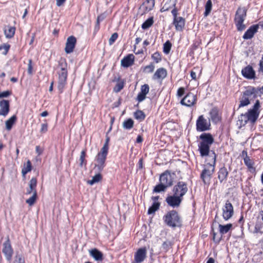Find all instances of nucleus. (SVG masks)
I'll return each mask as SVG.
<instances>
[{"mask_svg": "<svg viewBox=\"0 0 263 263\" xmlns=\"http://www.w3.org/2000/svg\"><path fill=\"white\" fill-rule=\"evenodd\" d=\"M216 154L213 153L209 155L206 159V163L204 165V168L201 174V178L205 184H209L215 170L216 163Z\"/></svg>", "mask_w": 263, "mask_h": 263, "instance_id": "nucleus-1", "label": "nucleus"}, {"mask_svg": "<svg viewBox=\"0 0 263 263\" xmlns=\"http://www.w3.org/2000/svg\"><path fill=\"white\" fill-rule=\"evenodd\" d=\"M160 183L157 185L154 189V192L159 193L164 191L168 187L171 186L173 184V178L168 171L162 173L159 178Z\"/></svg>", "mask_w": 263, "mask_h": 263, "instance_id": "nucleus-2", "label": "nucleus"}, {"mask_svg": "<svg viewBox=\"0 0 263 263\" xmlns=\"http://www.w3.org/2000/svg\"><path fill=\"white\" fill-rule=\"evenodd\" d=\"M247 9L245 7H239L237 9L234 19V23L238 31H242L246 26L243 22L247 16Z\"/></svg>", "mask_w": 263, "mask_h": 263, "instance_id": "nucleus-3", "label": "nucleus"}, {"mask_svg": "<svg viewBox=\"0 0 263 263\" xmlns=\"http://www.w3.org/2000/svg\"><path fill=\"white\" fill-rule=\"evenodd\" d=\"M171 13L173 17L172 24L175 26L176 30L182 31L185 27V19L182 16H178L179 9L176 7V3L173 5Z\"/></svg>", "mask_w": 263, "mask_h": 263, "instance_id": "nucleus-4", "label": "nucleus"}, {"mask_svg": "<svg viewBox=\"0 0 263 263\" xmlns=\"http://www.w3.org/2000/svg\"><path fill=\"white\" fill-rule=\"evenodd\" d=\"M165 222L171 227H176L181 226V219L178 213L172 210L167 213L163 217Z\"/></svg>", "mask_w": 263, "mask_h": 263, "instance_id": "nucleus-5", "label": "nucleus"}, {"mask_svg": "<svg viewBox=\"0 0 263 263\" xmlns=\"http://www.w3.org/2000/svg\"><path fill=\"white\" fill-rule=\"evenodd\" d=\"M259 115V111H254L250 109L245 114H241L239 118V121L240 122L241 125H246L248 122H250L251 123H254Z\"/></svg>", "mask_w": 263, "mask_h": 263, "instance_id": "nucleus-6", "label": "nucleus"}, {"mask_svg": "<svg viewBox=\"0 0 263 263\" xmlns=\"http://www.w3.org/2000/svg\"><path fill=\"white\" fill-rule=\"evenodd\" d=\"M59 79L58 88L60 93H62L67 83V69L65 67H62L58 71Z\"/></svg>", "mask_w": 263, "mask_h": 263, "instance_id": "nucleus-7", "label": "nucleus"}, {"mask_svg": "<svg viewBox=\"0 0 263 263\" xmlns=\"http://www.w3.org/2000/svg\"><path fill=\"white\" fill-rule=\"evenodd\" d=\"M107 154L108 152L101 149L100 152L96 157L95 167L97 168L99 172L102 171L105 166V162Z\"/></svg>", "mask_w": 263, "mask_h": 263, "instance_id": "nucleus-8", "label": "nucleus"}, {"mask_svg": "<svg viewBox=\"0 0 263 263\" xmlns=\"http://www.w3.org/2000/svg\"><path fill=\"white\" fill-rule=\"evenodd\" d=\"M188 188L186 183L179 181L176 184L173 189V194L183 199V197L187 193Z\"/></svg>", "mask_w": 263, "mask_h": 263, "instance_id": "nucleus-9", "label": "nucleus"}, {"mask_svg": "<svg viewBox=\"0 0 263 263\" xmlns=\"http://www.w3.org/2000/svg\"><path fill=\"white\" fill-rule=\"evenodd\" d=\"M210 120L206 119L203 115L200 116L196 121V129L198 132H204L210 129Z\"/></svg>", "mask_w": 263, "mask_h": 263, "instance_id": "nucleus-10", "label": "nucleus"}, {"mask_svg": "<svg viewBox=\"0 0 263 263\" xmlns=\"http://www.w3.org/2000/svg\"><path fill=\"white\" fill-rule=\"evenodd\" d=\"M233 213V206L229 201H227L222 208V216L223 219L228 220L232 217Z\"/></svg>", "mask_w": 263, "mask_h": 263, "instance_id": "nucleus-11", "label": "nucleus"}, {"mask_svg": "<svg viewBox=\"0 0 263 263\" xmlns=\"http://www.w3.org/2000/svg\"><path fill=\"white\" fill-rule=\"evenodd\" d=\"M196 96L192 93H188L181 100L180 103L182 105L191 107L196 102Z\"/></svg>", "mask_w": 263, "mask_h": 263, "instance_id": "nucleus-12", "label": "nucleus"}, {"mask_svg": "<svg viewBox=\"0 0 263 263\" xmlns=\"http://www.w3.org/2000/svg\"><path fill=\"white\" fill-rule=\"evenodd\" d=\"M77 39L75 36L71 35L67 39L66 42L65 51L66 53H72L76 47Z\"/></svg>", "mask_w": 263, "mask_h": 263, "instance_id": "nucleus-13", "label": "nucleus"}, {"mask_svg": "<svg viewBox=\"0 0 263 263\" xmlns=\"http://www.w3.org/2000/svg\"><path fill=\"white\" fill-rule=\"evenodd\" d=\"M182 199L174 194L166 197L165 201L167 204L173 208L179 207L182 201Z\"/></svg>", "mask_w": 263, "mask_h": 263, "instance_id": "nucleus-14", "label": "nucleus"}, {"mask_svg": "<svg viewBox=\"0 0 263 263\" xmlns=\"http://www.w3.org/2000/svg\"><path fill=\"white\" fill-rule=\"evenodd\" d=\"M3 253L8 261H10L13 254V249L11 247L10 242L9 239L3 243Z\"/></svg>", "mask_w": 263, "mask_h": 263, "instance_id": "nucleus-15", "label": "nucleus"}, {"mask_svg": "<svg viewBox=\"0 0 263 263\" xmlns=\"http://www.w3.org/2000/svg\"><path fill=\"white\" fill-rule=\"evenodd\" d=\"M258 28L259 25L258 24L251 26L243 35V39L244 40L252 39L254 36V34L258 31Z\"/></svg>", "mask_w": 263, "mask_h": 263, "instance_id": "nucleus-16", "label": "nucleus"}, {"mask_svg": "<svg viewBox=\"0 0 263 263\" xmlns=\"http://www.w3.org/2000/svg\"><path fill=\"white\" fill-rule=\"evenodd\" d=\"M146 257V249L142 248L138 249L135 254V263H141Z\"/></svg>", "mask_w": 263, "mask_h": 263, "instance_id": "nucleus-17", "label": "nucleus"}, {"mask_svg": "<svg viewBox=\"0 0 263 263\" xmlns=\"http://www.w3.org/2000/svg\"><path fill=\"white\" fill-rule=\"evenodd\" d=\"M9 111V102L8 100H2L0 101V115L6 116Z\"/></svg>", "mask_w": 263, "mask_h": 263, "instance_id": "nucleus-18", "label": "nucleus"}, {"mask_svg": "<svg viewBox=\"0 0 263 263\" xmlns=\"http://www.w3.org/2000/svg\"><path fill=\"white\" fill-rule=\"evenodd\" d=\"M106 14L105 12L102 13L98 15L96 22L95 24L93 34L96 35L100 29V23L105 19Z\"/></svg>", "mask_w": 263, "mask_h": 263, "instance_id": "nucleus-19", "label": "nucleus"}, {"mask_svg": "<svg viewBox=\"0 0 263 263\" xmlns=\"http://www.w3.org/2000/svg\"><path fill=\"white\" fill-rule=\"evenodd\" d=\"M241 73L248 79H252L255 78V72L252 67H245L241 70Z\"/></svg>", "mask_w": 263, "mask_h": 263, "instance_id": "nucleus-20", "label": "nucleus"}, {"mask_svg": "<svg viewBox=\"0 0 263 263\" xmlns=\"http://www.w3.org/2000/svg\"><path fill=\"white\" fill-rule=\"evenodd\" d=\"M135 55L131 53L124 57L121 60V66H132L134 64Z\"/></svg>", "mask_w": 263, "mask_h": 263, "instance_id": "nucleus-21", "label": "nucleus"}, {"mask_svg": "<svg viewBox=\"0 0 263 263\" xmlns=\"http://www.w3.org/2000/svg\"><path fill=\"white\" fill-rule=\"evenodd\" d=\"M200 139L202 140L201 143L210 145L214 142L212 136L209 133H203L200 136Z\"/></svg>", "mask_w": 263, "mask_h": 263, "instance_id": "nucleus-22", "label": "nucleus"}, {"mask_svg": "<svg viewBox=\"0 0 263 263\" xmlns=\"http://www.w3.org/2000/svg\"><path fill=\"white\" fill-rule=\"evenodd\" d=\"M37 184V180L36 178L33 177L29 181V188L27 190L26 194L29 195L31 193L34 194V192H36V186Z\"/></svg>", "mask_w": 263, "mask_h": 263, "instance_id": "nucleus-23", "label": "nucleus"}, {"mask_svg": "<svg viewBox=\"0 0 263 263\" xmlns=\"http://www.w3.org/2000/svg\"><path fill=\"white\" fill-rule=\"evenodd\" d=\"M155 0H146L142 4L144 13L148 12L153 10L155 7Z\"/></svg>", "mask_w": 263, "mask_h": 263, "instance_id": "nucleus-24", "label": "nucleus"}, {"mask_svg": "<svg viewBox=\"0 0 263 263\" xmlns=\"http://www.w3.org/2000/svg\"><path fill=\"white\" fill-rule=\"evenodd\" d=\"M16 28L14 26H7L4 29V32L6 38H12L15 33Z\"/></svg>", "mask_w": 263, "mask_h": 263, "instance_id": "nucleus-25", "label": "nucleus"}, {"mask_svg": "<svg viewBox=\"0 0 263 263\" xmlns=\"http://www.w3.org/2000/svg\"><path fill=\"white\" fill-rule=\"evenodd\" d=\"M210 145H207L206 144H205L204 143H202L200 142L199 145V149L201 154V156H208L212 154L213 152H212L211 154H209L210 152Z\"/></svg>", "mask_w": 263, "mask_h": 263, "instance_id": "nucleus-26", "label": "nucleus"}, {"mask_svg": "<svg viewBox=\"0 0 263 263\" xmlns=\"http://www.w3.org/2000/svg\"><path fill=\"white\" fill-rule=\"evenodd\" d=\"M89 253L96 260L102 261L103 260V254L101 252L97 249H93L89 250Z\"/></svg>", "mask_w": 263, "mask_h": 263, "instance_id": "nucleus-27", "label": "nucleus"}, {"mask_svg": "<svg viewBox=\"0 0 263 263\" xmlns=\"http://www.w3.org/2000/svg\"><path fill=\"white\" fill-rule=\"evenodd\" d=\"M167 72L163 68H159L155 73L153 78L154 79H163L166 76Z\"/></svg>", "mask_w": 263, "mask_h": 263, "instance_id": "nucleus-28", "label": "nucleus"}, {"mask_svg": "<svg viewBox=\"0 0 263 263\" xmlns=\"http://www.w3.org/2000/svg\"><path fill=\"white\" fill-rule=\"evenodd\" d=\"M228 175V172L225 167L220 168L218 172V178L220 182L221 183L224 180H226Z\"/></svg>", "mask_w": 263, "mask_h": 263, "instance_id": "nucleus-29", "label": "nucleus"}, {"mask_svg": "<svg viewBox=\"0 0 263 263\" xmlns=\"http://www.w3.org/2000/svg\"><path fill=\"white\" fill-rule=\"evenodd\" d=\"M259 92L257 91V89L254 87H249L244 92L243 95L249 98L251 96L255 98Z\"/></svg>", "mask_w": 263, "mask_h": 263, "instance_id": "nucleus-30", "label": "nucleus"}, {"mask_svg": "<svg viewBox=\"0 0 263 263\" xmlns=\"http://www.w3.org/2000/svg\"><path fill=\"white\" fill-rule=\"evenodd\" d=\"M154 23V17H149L142 24L141 28L143 30L148 29L153 26Z\"/></svg>", "mask_w": 263, "mask_h": 263, "instance_id": "nucleus-31", "label": "nucleus"}, {"mask_svg": "<svg viewBox=\"0 0 263 263\" xmlns=\"http://www.w3.org/2000/svg\"><path fill=\"white\" fill-rule=\"evenodd\" d=\"M219 232L221 234L223 235L228 233L232 227V224L231 223L222 225L219 224L218 226Z\"/></svg>", "mask_w": 263, "mask_h": 263, "instance_id": "nucleus-32", "label": "nucleus"}, {"mask_svg": "<svg viewBox=\"0 0 263 263\" xmlns=\"http://www.w3.org/2000/svg\"><path fill=\"white\" fill-rule=\"evenodd\" d=\"M210 118L213 122L217 123L219 121L218 111L216 109H212L210 112Z\"/></svg>", "mask_w": 263, "mask_h": 263, "instance_id": "nucleus-33", "label": "nucleus"}, {"mask_svg": "<svg viewBox=\"0 0 263 263\" xmlns=\"http://www.w3.org/2000/svg\"><path fill=\"white\" fill-rule=\"evenodd\" d=\"M32 165L30 160H28L26 164H24L23 168L22 170V173L24 176L31 171Z\"/></svg>", "mask_w": 263, "mask_h": 263, "instance_id": "nucleus-34", "label": "nucleus"}, {"mask_svg": "<svg viewBox=\"0 0 263 263\" xmlns=\"http://www.w3.org/2000/svg\"><path fill=\"white\" fill-rule=\"evenodd\" d=\"M212 8V2L211 0H208L205 5V11L204 12V16H207L210 14Z\"/></svg>", "mask_w": 263, "mask_h": 263, "instance_id": "nucleus-35", "label": "nucleus"}, {"mask_svg": "<svg viewBox=\"0 0 263 263\" xmlns=\"http://www.w3.org/2000/svg\"><path fill=\"white\" fill-rule=\"evenodd\" d=\"M172 47V43L169 41H166L163 44V52L166 54H168L171 51V49Z\"/></svg>", "mask_w": 263, "mask_h": 263, "instance_id": "nucleus-36", "label": "nucleus"}, {"mask_svg": "<svg viewBox=\"0 0 263 263\" xmlns=\"http://www.w3.org/2000/svg\"><path fill=\"white\" fill-rule=\"evenodd\" d=\"M134 121L132 119H128L123 123V127L125 129H130L134 126Z\"/></svg>", "mask_w": 263, "mask_h": 263, "instance_id": "nucleus-37", "label": "nucleus"}, {"mask_svg": "<svg viewBox=\"0 0 263 263\" xmlns=\"http://www.w3.org/2000/svg\"><path fill=\"white\" fill-rule=\"evenodd\" d=\"M16 120L15 116H12L8 120L6 121V129L8 130H10L12 128L13 124L14 123Z\"/></svg>", "mask_w": 263, "mask_h": 263, "instance_id": "nucleus-38", "label": "nucleus"}, {"mask_svg": "<svg viewBox=\"0 0 263 263\" xmlns=\"http://www.w3.org/2000/svg\"><path fill=\"white\" fill-rule=\"evenodd\" d=\"M160 206V203L158 202H154L152 205L148 210V214H152L157 211Z\"/></svg>", "mask_w": 263, "mask_h": 263, "instance_id": "nucleus-39", "label": "nucleus"}, {"mask_svg": "<svg viewBox=\"0 0 263 263\" xmlns=\"http://www.w3.org/2000/svg\"><path fill=\"white\" fill-rule=\"evenodd\" d=\"M102 179L101 174H97L92 177V179L87 181V183L90 185H92L96 183L99 182Z\"/></svg>", "mask_w": 263, "mask_h": 263, "instance_id": "nucleus-40", "label": "nucleus"}, {"mask_svg": "<svg viewBox=\"0 0 263 263\" xmlns=\"http://www.w3.org/2000/svg\"><path fill=\"white\" fill-rule=\"evenodd\" d=\"M10 48V45L8 43H4L0 45V51L2 50V53L6 55Z\"/></svg>", "mask_w": 263, "mask_h": 263, "instance_id": "nucleus-41", "label": "nucleus"}, {"mask_svg": "<svg viewBox=\"0 0 263 263\" xmlns=\"http://www.w3.org/2000/svg\"><path fill=\"white\" fill-rule=\"evenodd\" d=\"M134 117L137 120L142 121L144 119L145 116L142 111L137 110L134 113Z\"/></svg>", "mask_w": 263, "mask_h": 263, "instance_id": "nucleus-42", "label": "nucleus"}, {"mask_svg": "<svg viewBox=\"0 0 263 263\" xmlns=\"http://www.w3.org/2000/svg\"><path fill=\"white\" fill-rule=\"evenodd\" d=\"M152 58L155 63H158L161 61L162 56L160 53L155 52L152 54Z\"/></svg>", "mask_w": 263, "mask_h": 263, "instance_id": "nucleus-43", "label": "nucleus"}, {"mask_svg": "<svg viewBox=\"0 0 263 263\" xmlns=\"http://www.w3.org/2000/svg\"><path fill=\"white\" fill-rule=\"evenodd\" d=\"M37 198V193L34 192V194H33L31 197H30L29 199H27L26 202L28 203L30 206H32L35 203Z\"/></svg>", "mask_w": 263, "mask_h": 263, "instance_id": "nucleus-44", "label": "nucleus"}, {"mask_svg": "<svg viewBox=\"0 0 263 263\" xmlns=\"http://www.w3.org/2000/svg\"><path fill=\"white\" fill-rule=\"evenodd\" d=\"M250 104L249 98L243 95V97L240 101L239 107H243Z\"/></svg>", "mask_w": 263, "mask_h": 263, "instance_id": "nucleus-45", "label": "nucleus"}, {"mask_svg": "<svg viewBox=\"0 0 263 263\" xmlns=\"http://www.w3.org/2000/svg\"><path fill=\"white\" fill-rule=\"evenodd\" d=\"M86 156V152L85 151H82L81 153L80 157V165L81 166H82L83 164H86V161H85V158Z\"/></svg>", "mask_w": 263, "mask_h": 263, "instance_id": "nucleus-46", "label": "nucleus"}, {"mask_svg": "<svg viewBox=\"0 0 263 263\" xmlns=\"http://www.w3.org/2000/svg\"><path fill=\"white\" fill-rule=\"evenodd\" d=\"M118 36L119 35H118V34L117 32L114 33L111 35L110 37L109 38V39L108 40L109 44L110 45L113 44L115 42V41L117 40Z\"/></svg>", "mask_w": 263, "mask_h": 263, "instance_id": "nucleus-47", "label": "nucleus"}, {"mask_svg": "<svg viewBox=\"0 0 263 263\" xmlns=\"http://www.w3.org/2000/svg\"><path fill=\"white\" fill-rule=\"evenodd\" d=\"M124 87V83L123 82H120L116 84L114 88V91L118 92L121 90V89Z\"/></svg>", "mask_w": 263, "mask_h": 263, "instance_id": "nucleus-48", "label": "nucleus"}, {"mask_svg": "<svg viewBox=\"0 0 263 263\" xmlns=\"http://www.w3.org/2000/svg\"><path fill=\"white\" fill-rule=\"evenodd\" d=\"M149 91V86L147 84H144L141 87V91L143 94L147 95Z\"/></svg>", "mask_w": 263, "mask_h": 263, "instance_id": "nucleus-49", "label": "nucleus"}, {"mask_svg": "<svg viewBox=\"0 0 263 263\" xmlns=\"http://www.w3.org/2000/svg\"><path fill=\"white\" fill-rule=\"evenodd\" d=\"M14 263H25V260L22 255L17 254L15 256Z\"/></svg>", "mask_w": 263, "mask_h": 263, "instance_id": "nucleus-50", "label": "nucleus"}, {"mask_svg": "<svg viewBox=\"0 0 263 263\" xmlns=\"http://www.w3.org/2000/svg\"><path fill=\"white\" fill-rule=\"evenodd\" d=\"M244 162L245 164L250 168H253V163L252 162V161L248 158L246 157L244 159Z\"/></svg>", "mask_w": 263, "mask_h": 263, "instance_id": "nucleus-51", "label": "nucleus"}, {"mask_svg": "<svg viewBox=\"0 0 263 263\" xmlns=\"http://www.w3.org/2000/svg\"><path fill=\"white\" fill-rule=\"evenodd\" d=\"M200 45V43L198 42H194L191 47V51L194 54V51L198 48Z\"/></svg>", "mask_w": 263, "mask_h": 263, "instance_id": "nucleus-52", "label": "nucleus"}, {"mask_svg": "<svg viewBox=\"0 0 263 263\" xmlns=\"http://www.w3.org/2000/svg\"><path fill=\"white\" fill-rule=\"evenodd\" d=\"M109 141V138L108 137H107L106 138L105 142L103 145V146L101 148V149L104 150L105 151L108 152V143Z\"/></svg>", "mask_w": 263, "mask_h": 263, "instance_id": "nucleus-53", "label": "nucleus"}, {"mask_svg": "<svg viewBox=\"0 0 263 263\" xmlns=\"http://www.w3.org/2000/svg\"><path fill=\"white\" fill-rule=\"evenodd\" d=\"M47 130L48 124L47 123L42 124L40 132L42 133H45L47 132Z\"/></svg>", "mask_w": 263, "mask_h": 263, "instance_id": "nucleus-54", "label": "nucleus"}, {"mask_svg": "<svg viewBox=\"0 0 263 263\" xmlns=\"http://www.w3.org/2000/svg\"><path fill=\"white\" fill-rule=\"evenodd\" d=\"M146 94H143L141 92H139L137 96V100L140 102L143 101L146 98Z\"/></svg>", "mask_w": 263, "mask_h": 263, "instance_id": "nucleus-55", "label": "nucleus"}, {"mask_svg": "<svg viewBox=\"0 0 263 263\" xmlns=\"http://www.w3.org/2000/svg\"><path fill=\"white\" fill-rule=\"evenodd\" d=\"M172 8V7L171 6H167V3H165L163 6L162 7V8H161L160 9V11L161 12H165V11H168L170 9H171Z\"/></svg>", "mask_w": 263, "mask_h": 263, "instance_id": "nucleus-56", "label": "nucleus"}, {"mask_svg": "<svg viewBox=\"0 0 263 263\" xmlns=\"http://www.w3.org/2000/svg\"><path fill=\"white\" fill-rule=\"evenodd\" d=\"M11 94L10 91L9 90L5 91L0 92V99L2 98H6L10 96Z\"/></svg>", "mask_w": 263, "mask_h": 263, "instance_id": "nucleus-57", "label": "nucleus"}, {"mask_svg": "<svg viewBox=\"0 0 263 263\" xmlns=\"http://www.w3.org/2000/svg\"><path fill=\"white\" fill-rule=\"evenodd\" d=\"M259 107H260L259 101V100H257L256 101L255 104L254 105L253 108L251 109L253 110L254 111H259L258 110Z\"/></svg>", "mask_w": 263, "mask_h": 263, "instance_id": "nucleus-58", "label": "nucleus"}, {"mask_svg": "<svg viewBox=\"0 0 263 263\" xmlns=\"http://www.w3.org/2000/svg\"><path fill=\"white\" fill-rule=\"evenodd\" d=\"M197 67H195L194 69L191 72V76L193 79L195 80L196 79V71Z\"/></svg>", "mask_w": 263, "mask_h": 263, "instance_id": "nucleus-59", "label": "nucleus"}, {"mask_svg": "<svg viewBox=\"0 0 263 263\" xmlns=\"http://www.w3.org/2000/svg\"><path fill=\"white\" fill-rule=\"evenodd\" d=\"M184 89L183 87H180L177 91V95L179 97H181L184 94Z\"/></svg>", "mask_w": 263, "mask_h": 263, "instance_id": "nucleus-60", "label": "nucleus"}, {"mask_svg": "<svg viewBox=\"0 0 263 263\" xmlns=\"http://www.w3.org/2000/svg\"><path fill=\"white\" fill-rule=\"evenodd\" d=\"M141 40H142V39L140 37H137L135 39V44L134 45V51L136 50V49L137 48V45L141 41Z\"/></svg>", "mask_w": 263, "mask_h": 263, "instance_id": "nucleus-61", "label": "nucleus"}, {"mask_svg": "<svg viewBox=\"0 0 263 263\" xmlns=\"http://www.w3.org/2000/svg\"><path fill=\"white\" fill-rule=\"evenodd\" d=\"M150 44V42L148 41V40L146 39L143 42V48L145 49V50H146V47L148 46Z\"/></svg>", "mask_w": 263, "mask_h": 263, "instance_id": "nucleus-62", "label": "nucleus"}, {"mask_svg": "<svg viewBox=\"0 0 263 263\" xmlns=\"http://www.w3.org/2000/svg\"><path fill=\"white\" fill-rule=\"evenodd\" d=\"M35 152L37 153L38 155H40L43 152V149L39 146H36L35 147Z\"/></svg>", "mask_w": 263, "mask_h": 263, "instance_id": "nucleus-63", "label": "nucleus"}, {"mask_svg": "<svg viewBox=\"0 0 263 263\" xmlns=\"http://www.w3.org/2000/svg\"><path fill=\"white\" fill-rule=\"evenodd\" d=\"M66 0H57L56 4L58 6H61L64 4Z\"/></svg>", "mask_w": 263, "mask_h": 263, "instance_id": "nucleus-64", "label": "nucleus"}]
</instances>
